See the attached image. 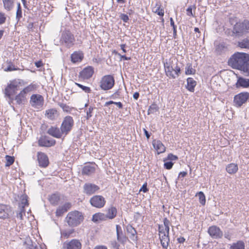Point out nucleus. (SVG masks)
<instances>
[{
  "label": "nucleus",
  "mask_w": 249,
  "mask_h": 249,
  "mask_svg": "<svg viewBox=\"0 0 249 249\" xmlns=\"http://www.w3.org/2000/svg\"><path fill=\"white\" fill-rule=\"evenodd\" d=\"M228 64L232 68L241 71L249 76V54L236 52L228 60Z\"/></svg>",
  "instance_id": "1"
},
{
  "label": "nucleus",
  "mask_w": 249,
  "mask_h": 249,
  "mask_svg": "<svg viewBox=\"0 0 249 249\" xmlns=\"http://www.w3.org/2000/svg\"><path fill=\"white\" fill-rule=\"evenodd\" d=\"M249 33V20L244 19L237 22L232 27L231 36L234 38H240Z\"/></svg>",
  "instance_id": "2"
},
{
  "label": "nucleus",
  "mask_w": 249,
  "mask_h": 249,
  "mask_svg": "<svg viewBox=\"0 0 249 249\" xmlns=\"http://www.w3.org/2000/svg\"><path fill=\"white\" fill-rule=\"evenodd\" d=\"M84 219L82 213L78 211H74L68 213L65 220L70 227H76L79 225Z\"/></svg>",
  "instance_id": "3"
},
{
  "label": "nucleus",
  "mask_w": 249,
  "mask_h": 249,
  "mask_svg": "<svg viewBox=\"0 0 249 249\" xmlns=\"http://www.w3.org/2000/svg\"><path fill=\"white\" fill-rule=\"evenodd\" d=\"M164 68L166 76L169 78L175 79L180 74V67L177 63L175 65L173 63L164 62Z\"/></svg>",
  "instance_id": "4"
},
{
  "label": "nucleus",
  "mask_w": 249,
  "mask_h": 249,
  "mask_svg": "<svg viewBox=\"0 0 249 249\" xmlns=\"http://www.w3.org/2000/svg\"><path fill=\"white\" fill-rule=\"evenodd\" d=\"M75 39L74 35L69 31H63L60 38L61 45L68 48H70L74 44Z\"/></svg>",
  "instance_id": "5"
},
{
  "label": "nucleus",
  "mask_w": 249,
  "mask_h": 249,
  "mask_svg": "<svg viewBox=\"0 0 249 249\" xmlns=\"http://www.w3.org/2000/svg\"><path fill=\"white\" fill-rule=\"evenodd\" d=\"M74 125V120L70 116H66L61 124L60 129L63 133L64 136L67 135L72 130Z\"/></svg>",
  "instance_id": "6"
},
{
  "label": "nucleus",
  "mask_w": 249,
  "mask_h": 249,
  "mask_svg": "<svg viewBox=\"0 0 249 249\" xmlns=\"http://www.w3.org/2000/svg\"><path fill=\"white\" fill-rule=\"evenodd\" d=\"M18 82L14 80L11 82L5 89L4 94L5 96L8 98L9 102H12L14 100L12 96L16 93L18 90Z\"/></svg>",
  "instance_id": "7"
},
{
  "label": "nucleus",
  "mask_w": 249,
  "mask_h": 249,
  "mask_svg": "<svg viewBox=\"0 0 249 249\" xmlns=\"http://www.w3.org/2000/svg\"><path fill=\"white\" fill-rule=\"evenodd\" d=\"M115 84V80L113 76L111 75L104 76L100 81V88L104 90H107L111 89Z\"/></svg>",
  "instance_id": "8"
},
{
  "label": "nucleus",
  "mask_w": 249,
  "mask_h": 249,
  "mask_svg": "<svg viewBox=\"0 0 249 249\" xmlns=\"http://www.w3.org/2000/svg\"><path fill=\"white\" fill-rule=\"evenodd\" d=\"M249 99V93L248 92H242L235 95L233 102L236 107H240L243 104L246 103Z\"/></svg>",
  "instance_id": "9"
},
{
  "label": "nucleus",
  "mask_w": 249,
  "mask_h": 249,
  "mask_svg": "<svg viewBox=\"0 0 249 249\" xmlns=\"http://www.w3.org/2000/svg\"><path fill=\"white\" fill-rule=\"evenodd\" d=\"M89 202L93 207L97 208H101L105 206L106 201L103 196L96 195L94 196L90 199Z\"/></svg>",
  "instance_id": "10"
},
{
  "label": "nucleus",
  "mask_w": 249,
  "mask_h": 249,
  "mask_svg": "<svg viewBox=\"0 0 249 249\" xmlns=\"http://www.w3.org/2000/svg\"><path fill=\"white\" fill-rule=\"evenodd\" d=\"M30 103L32 107L39 108L44 103V98L40 94H33L30 98Z\"/></svg>",
  "instance_id": "11"
},
{
  "label": "nucleus",
  "mask_w": 249,
  "mask_h": 249,
  "mask_svg": "<svg viewBox=\"0 0 249 249\" xmlns=\"http://www.w3.org/2000/svg\"><path fill=\"white\" fill-rule=\"evenodd\" d=\"M210 236L213 239L221 238L223 235V231L216 226H210L208 230Z\"/></svg>",
  "instance_id": "12"
},
{
  "label": "nucleus",
  "mask_w": 249,
  "mask_h": 249,
  "mask_svg": "<svg viewBox=\"0 0 249 249\" xmlns=\"http://www.w3.org/2000/svg\"><path fill=\"white\" fill-rule=\"evenodd\" d=\"M83 189L85 194L90 196L97 192L100 187L94 184L87 183L84 184Z\"/></svg>",
  "instance_id": "13"
},
{
  "label": "nucleus",
  "mask_w": 249,
  "mask_h": 249,
  "mask_svg": "<svg viewBox=\"0 0 249 249\" xmlns=\"http://www.w3.org/2000/svg\"><path fill=\"white\" fill-rule=\"evenodd\" d=\"M37 158L38 165L40 167L46 168L48 166L49 161L48 157L46 154L41 152H38L37 154Z\"/></svg>",
  "instance_id": "14"
},
{
  "label": "nucleus",
  "mask_w": 249,
  "mask_h": 249,
  "mask_svg": "<svg viewBox=\"0 0 249 249\" xmlns=\"http://www.w3.org/2000/svg\"><path fill=\"white\" fill-rule=\"evenodd\" d=\"M38 145L42 147H51L55 144V140L47 136H42L38 142Z\"/></svg>",
  "instance_id": "15"
},
{
  "label": "nucleus",
  "mask_w": 249,
  "mask_h": 249,
  "mask_svg": "<svg viewBox=\"0 0 249 249\" xmlns=\"http://www.w3.org/2000/svg\"><path fill=\"white\" fill-rule=\"evenodd\" d=\"M93 73V68L91 66H88L80 72V77L83 79H89L92 76Z\"/></svg>",
  "instance_id": "16"
},
{
  "label": "nucleus",
  "mask_w": 249,
  "mask_h": 249,
  "mask_svg": "<svg viewBox=\"0 0 249 249\" xmlns=\"http://www.w3.org/2000/svg\"><path fill=\"white\" fill-rule=\"evenodd\" d=\"M63 248L64 249H81V244L76 239H72L70 242L65 243Z\"/></svg>",
  "instance_id": "17"
},
{
  "label": "nucleus",
  "mask_w": 249,
  "mask_h": 249,
  "mask_svg": "<svg viewBox=\"0 0 249 249\" xmlns=\"http://www.w3.org/2000/svg\"><path fill=\"white\" fill-rule=\"evenodd\" d=\"M152 145L155 149L157 151L158 154L163 153L166 151V147L160 140L156 139L153 140L152 141Z\"/></svg>",
  "instance_id": "18"
},
{
  "label": "nucleus",
  "mask_w": 249,
  "mask_h": 249,
  "mask_svg": "<svg viewBox=\"0 0 249 249\" xmlns=\"http://www.w3.org/2000/svg\"><path fill=\"white\" fill-rule=\"evenodd\" d=\"M47 133L56 138H61L64 135L60 128L54 126L49 128L47 130Z\"/></svg>",
  "instance_id": "19"
},
{
  "label": "nucleus",
  "mask_w": 249,
  "mask_h": 249,
  "mask_svg": "<svg viewBox=\"0 0 249 249\" xmlns=\"http://www.w3.org/2000/svg\"><path fill=\"white\" fill-rule=\"evenodd\" d=\"M84 58V54L81 51H75L71 56V61L73 63L82 61Z\"/></svg>",
  "instance_id": "20"
},
{
  "label": "nucleus",
  "mask_w": 249,
  "mask_h": 249,
  "mask_svg": "<svg viewBox=\"0 0 249 249\" xmlns=\"http://www.w3.org/2000/svg\"><path fill=\"white\" fill-rule=\"evenodd\" d=\"M117 239L118 242L124 243L126 241V238L124 234L121 227L119 225H116Z\"/></svg>",
  "instance_id": "21"
},
{
  "label": "nucleus",
  "mask_w": 249,
  "mask_h": 249,
  "mask_svg": "<svg viewBox=\"0 0 249 249\" xmlns=\"http://www.w3.org/2000/svg\"><path fill=\"white\" fill-rule=\"evenodd\" d=\"M127 232L130 234L129 237L133 241H137L138 237L137 235L136 230L130 225H128L126 227Z\"/></svg>",
  "instance_id": "22"
},
{
  "label": "nucleus",
  "mask_w": 249,
  "mask_h": 249,
  "mask_svg": "<svg viewBox=\"0 0 249 249\" xmlns=\"http://www.w3.org/2000/svg\"><path fill=\"white\" fill-rule=\"evenodd\" d=\"M95 171V166L91 164L85 165L82 169V174L83 175L90 176L94 174Z\"/></svg>",
  "instance_id": "23"
},
{
  "label": "nucleus",
  "mask_w": 249,
  "mask_h": 249,
  "mask_svg": "<svg viewBox=\"0 0 249 249\" xmlns=\"http://www.w3.org/2000/svg\"><path fill=\"white\" fill-rule=\"evenodd\" d=\"M237 88L239 87L248 88L249 87V79H245L243 77H239L237 82L235 84Z\"/></svg>",
  "instance_id": "24"
},
{
  "label": "nucleus",
  "mask_w": 249,
  "mask_h": 249,
  "mask_svg": "<svg viewBox=\"0 0 249 249\" xmlns=\"http://www.w3.org/2000/svg\"><path fill=\"white\" fill-rule=\"evenodd\" d=\"M228 51V46L226 43L222 42L218 44L215 48V51L218 54H222Z\"/></svg>",
  "instance_id": "25"
},
{
  "label": "nucleus",
  "mask_w": 249,
  "mask_h": 249,
  "mask_svg": "<svg viewBox=\"0 0 249 249\" xmlns=\"http://www.w3.org/2000/svg\"><path fill=\"white\" fill-rule=\"evenodd\" d=\"M160 239L162 248L167 249L170 242L169 235L164 234L160 236Z\"/></svg>",
  "instance_id": "26"
},
{
  "label": "nucleus",
  "mask_w": 249,
  "mask_h": 249,
  "mask_svg": "<svg viewBox=\"0 0 249 249\" xmlns=\"http://www.w3.org/2000/svg\"><path fill=\"white\" fill-rule=\"evenodd\" d=\"M9 210L8 206L5 205H0V218H6L8 216Z\"/></svg>",
  "instance_id": "27"
},
{
  "label": "nucleus",
  "mask_w": 249,
  "mask_h": 249,
  "mask_svg": "<svg viewBox=\"0 0 249 249\" xmlns=\"http://www.w3.org/2000/svg\"><path fill=\"white\" fill-rule=\"evenodd\" d=\"M117 210L115 207H111L107 209V213L106 214L107 219H112L114 218L117 215Z\"/></svg>",
  "instance_id": "28"
},
{
  "label": "nucleus",
  "mask_w": 249,
  "mask_h": 249,
  "mask_svg": "<svg viewBox=\"0 0 249 249\" xmlns=\"http://www.w3.org/2000/svg\"><path fill=\"white\" fill-rule=\"evenodd\" d=\"M226 170L230 174H235L238 170V165L237 164L233 163H230L227 165Z\"/></svg>",
  "instance_id": "29"
},
{
  "label": "nucleus",
  "mask_w": 249,
  "mask_h": 249,
  "mask_svg": "<svg viewBox=\"0 0 249 249\" xmlns=\"http://www.w3.org/2000/svg\"><path fill=\"white\" fill-rule=\"evenodd\" d=\"M3 7L7 11H11L14 7V0H2Z\"/></svg>",
  "instance_id": "30"
},
{
  "label": "nucleus",
  "mask_w": 249,
  "mask_h": 249,
  "mask_svg": "<svg viewBox=\"0 0 249 249\" xmlns=\"http://www.w3.org/2000/svg\"><path fill=\"white\" fill-rule=\"evenodd\" d=\"M106 220H107V218L106 214L101 213H95L93 215L92 218V220L94 222Z\"/></svg>",
  "instance_id": "31"
},
{
  "label": "nucleus",
  "mask_w": 249,
  "mask_h": 249,
  "mask_svg": "<svg viewBox=\"0 0 249 249\" xmlns=\"http://www.w3.org/2000/svg\"><path fill=\"white\" fill-rule=\"evenodd\" d=\"M49 200L51 204L57 205L60 200V196L57 193H54L49 196Z\"/></svg>",
  "instance_id": "32"
},
{
  "label": "nucleus",
  "mask_w": 249,
  "mask_h": 249,
  "mask_svg": "<svg viewBox=\"0 0 249 249\" xmlns=\"http://www.w3.org/2000/svg\"><path fill=\"white\" fill-rule=\"evenodd\" d=\"M238 46L242 49L249 50V36H247L240 41H238Z\"/></svg>",
  "instance_id": "33"
},
{
  "label": "nucleus",
  "mask_w": 249,
  "mask_h": 249,
  "mask_svg": "<svg viewBox=\"0 0 249 249\" xmlns=\"http://www.w3.org/2000/svg\"><path fill=\"white\" fill-rule=\"evenodd\" d=\"M187 89L191 92H194V88L196 85V82L193 78H188L187 79Z\"/></svg>",
  "instance_id": "34"
},
{
  "label": "nucleus",
  "mask_w": 249,
  "mask_h": 249,
  "mask_svg": "<svg viewBox=\"0 0 249 249\" xmlns=\"http://www.w3.org/2000/svg\"><path fill=\"white\" fill-rule=\"evenodd\" d=\"M230 249H245V243L242 241H238L236 243H233Z\"/></svg>",
  "instance_id": "35"
},
{
  "label": "nucleus",
  "mask_w": 249,
  "mask_h": 249,
  "mask_svg": "<svg viewBox=\"0 0 249 249\" xmlns=\"http://www.w3.org/2000/svg\"><path fill=\"white\" fill-rule=\"evenodd\" d=\"M25 98L26 94L21 90L20 92L15 97V100L17 103L19 105L25 101Z\"/></svg>",
  "instance_id": "36"
},
{
  "label": "nucleus",
  "mask_w": 249,
  "mask_h": 249,
  "mask_svg": "<svg viewBox=\"0 0 249 249\" xmlns=\"http://www.w3.org/2000/svg\"><path fill=\"white\" fill-rule=\"evenodd\" d=\"M56 113V110L54 109H50L46 111L45 115L50 120H53L55 118V114Z\"/></svg>",
  "instance_id": "37"
},
{
  "label": "nucleus",
  "mask_w": 249,
  "mask_h": 249,
  "mask_svg": "<svg viewBox=\"0 0 249 249\" xmlns=\"http://www.w3.org/2000/svg\"><path fill=\"white\" fill-rule=\"evenodd\" d=\"M196 73V70L192 67L191 63H187L185 67V74L186 75L194 74Z\"/></svg>",
  "instance_id": "38"
},
{
  "label": "nucleus",
  "mask_w": 249,
  "mask_h": 249,
  "mask_svg": "<svg viewBox=\"0 0 249 249\" xmlns=\"http://www.w3.org/2000/svg\"><path fill=\"white\" fill-rule=\"evenodd\" d=\"M159 107L156 104H152L148 109V114H154L159 110Z\"/></svg>",
  "instance_id": "39"
},
{
  "label": "nucleus",
  "mask_w": 249,
  "mask_h": 249,
  "mask_svg": "<svg viewBox=\"0 0 249 249\" xmlns=\"http://www.w3.org/2000/svg\"><path fill=\"white\" fill-rule=\"evenodd\" d=\"M58 105L63 109L64 111L67 112H71L72 109V107H71L66 104H64L62 103H58Z\"/></svg>",
  "instance_id": "40"
},
{
  "label": "nucleus",
  "mask_w": 249,
  "mask_h": 249,
  "mask_svg": "<svg viewBox=\"0 0 249 249\" xmlns=\"http://www.w3.org/2000/svg\"><path fill=\"white\" fill-rule=\"evenodd\" d=\"M28 196L27 195H22L21 196V205L20 208H25L26 206L28 205Z\"/></svg>",
  "instance_id": "41"
},
{
  "label": "nucleus",
  "mask_w": 249,
  "mask_h": 249,
  "mask_svg": "<svg viewBox=\"0 0 249 249\" xmlns=\"http://www.w3.org/2000/svg\"><path fill=\"white\" fill-rule=\"evenodd\" d=\"M6 159V163H5V166L9 167L10 165H11L14 162L15 159L13 157L6 155L5 157Z\"/></svg>",
  "instance_id": "42"
},
{
  "label": "nucleus",
  "mask_w": 249,
  "mask_h": 249,
  "mask_svg": "<svg viewBox=\"0 0 249 249\" xmlns=\"http://www.w3.org/2000/svg\"><path fill=\"white\" fill-rule=\"evenodd\" d=\"M36 88V86L35 85L31 84L25 87L22 91L26 95L28 92L33 90Z\"/></svg>",
  "instance_id": "43"
},
{
  "label": "nucleus",
  "mask_w": 249,
  "mask_h": 249,
  "mask_svg": "<svg viewBox=\"0 0 249 249\" xmlns=\"http://www.w3.org/2000/svg\"><path fill=\"white\" fill-rule=\"evenodd\" d=\"M75 84L79 88L81 89L83 91H85L86 93H89L91 92V89L89 87L83 86L80 84L78 83H75Z\"/></svg>",
  "instance_id": "44"
},
{
  "label": "nucleus",
  "mask_w": 249,
  "mask_h": 249,
  "mask_svg": "<svg viewBox=\"0 0 249 249\" xmlns=\"http://www.w3.org/2000/svg\"><path fill=\"white\" fill-rule=\"evenodd\" d=\"M199 197V202L202 205H204L206 202L205 196L202 192H199L198 193Z\"/></svg>",
  "instance_id": "45"
},
{
  "label": "nucleus",
  "mask_w": 249,
  "mask_h": 249,
  "mask_svg": "<svg viewBox=\"0 0 249 249\" xmlns=\"http://www.w3.org/2000/svg\"><path fill=\"white\" fill-rule=\"evenodd\" d=\"M170 24H171V26L173 27V37L174 38H176L177 37V27L175 25V23H174V21L173 20V19L172 18H170Z\"/></svg>",
  "instance_id": "46"
},
{
  "label": "nucleus",
  "mask_w": 249,
  "mask_h": 249,
  "mask_svg": "<svg viewBox=\"0 0 249 249\" xmlns=\"http://www.w3.org/2000/svg\"><path fill=\"white\" fill-rule=\"evenodd\" d=\"M65 213H66L65 211L63 209V208L62 206L58 207L57 209L55 214L56 216L57 217H59L62 216Z\"/></svg>",
  "instance_id": "47"
},
{
  "label": "nucleus",
  "mask_w": 249,
  "mask_h": 249,
  "mask_svg": "<svg viewBox=\"0 0 249 249\" xmlns=\"http://www.w3.org/2000/svg\"><path fill=\"white\" fill-rule=\"evenodd\" d=\"M25 211L24 208H20V210L17 213V217L20 220L23 219V215H25Z\"/></svg>",
  "instance_id": "48"
},
{
  "label": "nucleus",
  "mask_w": 249,
  "mask_h": 249,
  "mask_svg": "<svg viewBox=\"0 0 249 249\" xmlns=\"http://www.w3.org/2000/svg\"><path fill=\"white\" fill-rule=\"evenodd\" d=\"M233 235V232L231 230H230L224 232V237L229 240H231Z\"/></svg>",
  "instance_id": "49"
},
{
  "label": "nucleus",
  "mask_w": 249,
  "mask_h": 249,
  "mask_svg": "<svg viewBox=\"0 0 249 249\" xmlns=\"http://www.w3.org/2000/svg\"><path fill=\"white\" fill-rule=\"evenodd\" d=\"M178 159V157L177 156L174 155H173L172 153H170V154H168V156L167 157V159H164L163 161H165L166 160H170L171 161H172V160H176Z\"/></svg>",
  "instance_id": "50"
},
{
  "label": "nucleus",
  "mask_w": 249,
  "mask_h": 249,
  "mask_svg": "<svg viewBox=\"0 0 249 249\" xmlns=\"http://www.w3.org/2000/svg\"><path fill=\"white\" fill-rule=\"evenodd\" d=\"M93 107H89L87 109V111H86V114H87V115H86V119L87 120H89L90 118H91L92 117V112L93 111Z\"/></svg>",
  "instance_id": "51"
},
{
  "label": "nucleus",
  "mask_w": 249,
  "mask_h": 249,
  "mask_svg": "<svg viewBox=\"0 0 249 249\" xmlns=\"http://www.w3.org/2000/svg\"><path fill=\"white\" fill-rule=\"evenodd\" d=\"M22 17V9H17L16 12V19L18 22Z\"/></svg>",
  "instance_id": "52"
},
{
  "label": "nucleus",
  "mask_w": 249,
  "mask_h": 249,
  "mask_svg": "<svg viewBox=\"0 0 249 249\" xmlns=\"http://www.w3.org/2000/svg\"><path fill=\"white\" fill-rule=\"evenodd\" d=\"M164 162H165L164 163V167L165 169L167 170H170L172 168L174 163L172 161Z\"/></svg>",
  "instance_id": "53"
},
{
  "label": "nucleus",
  "mask_w": 249,
  "mask_h": 249,
  "mask_svg": "<svg viewBox=\"0 0 249 249\" xmlns=\"http://www.w3.org/2000/svg\"><path fill=\"white\" fill-rule=\"evenodd\" d=\"M6 17L5 14L2 12H0V25L5 23Z\"/></svg>",
  "instance_id": "54"
},
{
  "label": "nucleus",
  "mask_w": 249,
  "mask_h": 249,
  "mask_svg": "<svg viewBox=\"0 0 249 249\" xmlns=\"http://www.w3.org/2000/svg\"><path fill=\"white\" fill-rule=\"evenodd\" d=\"M62 206L65 212H67L69 210L71 209V204L70 202H66Z\"/></svg>",
  "instance_id": "55"
},
{
  "label": "nucleus",
  "mask_w": 249,
  "mask_h": 249,
  "mask_svg": "<svg viewBox=\"0 0 249 249\" xmlns=\"http://www.w3.org/2000/svg\"><path fill=\"white\" fill-rule=\"evenodd\" d=\"M120 18L124 22H127L129 20L128 16L124 14H121L120 16Z\"/></svg>",
  "instance_id": "56"
},
{
  "label": "nucleus",
  "mask_w": 249,
  "mask_h": 249,
  "mask_svg": "<svg viewBox=\"0 0 249 249\" xmlns=\"http://www.w3.org/2000/svg\"><path fill=\"white\" fill-rule=\"evenodd\" d=\"M159 232L160 236H161V234L162 235L166 234L164 230V226L163 225H159Z\"/></svg>",
  "instance_id": "57"
},
{
  "label": "nucleus",
  "mask_w": 249,
  "mask_h": 249,
  "mask_svg": "<svg viewBox=\"0 0 249 249\" xmlns=\"http://www.w3.org/2000/svg\"><path fill=\"white\" fill-rule=\"evenodd\" d=\"M155 13H157L158 15L160 16H163L164 15V11L162 9L160 8V7H158L156 11H155Z\"/></svg>",
  "instance_id": "58"
},
{
  "label": "nucleus",
  "mask_w": 249,
  "mask_h": 249,
  "mask_svg": "<svg viewBox=\"0 0 249 249\" xmlns=\"http://www.w3.org/2000/svg\"><path fill=\"white\" fill-rule=\"evenodd\" d=\"M187 11V15L188 16L195 17V16L192 13V6H190L186 10Z\"/></svg>",
  "instance_id": "59"
},
{
  "label": "nucleus",
  "mask_w": 249,
  "mask_h": 249,
  "mask_svg": "<svg viewBox=\"0 0 249 249\" xmlns=\"http://www.w3.org/2000/svg\"><path fill=\"white\" fill-rule=\"evenodd\" d=\"M148 191V188H147V183H144L142 187H141V188L140 189V191L141 192H143L144 193H146L147 192V191Z\"/></svg>",
  "instance_id": "60"
},
{
  "label": "nucleus",
  "mask_w": 249,
  "mask_h": 249,
  "mask_svg": "<svg viewBox=\"0 0 249 249\" xmlns=\"http://www.w3.org/2000/svg\"><path fill=\"white\" fill-rule=\"evenodd\" d=\"M17 69L15 68V66L13 64L9 65L6 69L5 70V71H12L14 70H16Z\"/></svg>",
  "instance_id": "61"
},
{
  "label": "nucleus",
  "mask_w": 249,
  "mask_h": 249,
  "mask_svg": "<svg viewBox=\"0 0 249 249\" xmlns=\"http://www.w3.org/2000/svg\"><path fill=\"white\" fill-rule=\"evenodd\" d=\"M116 53L119 55L121 59H123L124 60H129L131 59L130 57H127L125 55H121L120 53Z\"/></svg>",
  "instance_id": "62"
},
{
  "label": "nucleus",
  "mask_w": 249,
  "mask_h": 249,
  "mask_svg": "<svg viewBox=\"0 0 249 249\" xmlns=\"http://www.w3.org/2000/svg\"><path fill=\"white\" fill-rule=\"evenodd\" d=\"M120 92L119 90H117L116 92L111 95V98L115 99L117 98L119 96H120Z\"/></svg>",
  "instance_id": "63"
},
{
  "label": "nucleus",
  "mask_w": 249,
  "mask_h": 249,
  "mask_svg": "<svg viewBox=\"0 0 249 249\" xmlns=\"http://www.w3.org/2000/svg\"><path fill=\"white\" fill-rule=\"evenodd\" d=\"M170 221L167 218H164L163 219L164 227L169 226Z\"/></svg>",
  "instance_id": "64"
}]
</instances>
